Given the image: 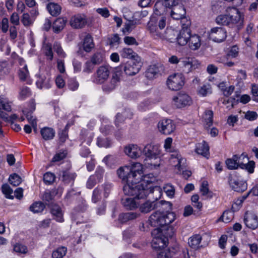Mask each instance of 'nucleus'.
<instances>
[{"label": "nucleus", "mask_w": 258, "mask_h": 258, "mask_svg": "<svg viewBox=\"0 0 258 258\" xmlns=\"http://www.w3.org/2000/svg\"><path fill=\"white\" fill-rule=\"evenodd\" d=\"M143 165L138 162L134 163L131 166L120 167L117 171V174L122 181L125 183L123 187L125 195L135 196L139 199L146 198L149 193V190L144 186L141 181L152 182V180H146L147 175L144 176Z\"/></svg>", "instance_id": "obj_1"}, {"label": "nucleus", "mask_w": 258, "mask_h": 258, "mask_svg": "<svg viewBox=\"0 0 258 258\" xmlns=\"http://www.w3.org/2000/svg\"><path fill=\"white\" fill-rule=\"evenodd\" d=\"M124 153L126 155L133 159H136L143 153L146 158V165L151 169H156L161 164L160 152L158 148L151 144L147 145L142 151L137 145L130 144L124 148Z\"/></svg>", "instance_id": "obj_2"}, {"label": "nucleus", "mask_w": 258, "mask_h": 258, "mask_svg": "<svg viewBox=\"0 0 258 258\" xmlns=\"http://www.w3.org/2000/svg\"><path fill=\"white\" fill-rule=\"evenodd\" d=\"M243 15L235 8L230 9L228 14L218 16L216 21L218 24L227 26L238 31L243 26Z\"/></svg>", "instance_id": "obj_3"}, {"label": "nucleus", "mask_w": 258, "mask_h": 258, "mask_svg": "<svg viewBox=\"0 0 258 258\" xmlns=\"http://www.w3.org/2000/svg\"><path fill=\"white\" fill-rule=\"evenodd\" d=\"M166 24V18L163 16L152 17L148 23L147 28L152 36L155 39L167 40L171 42V38L166 36V34L170 32L174 33L173 31L165 32L162 30Z\"/></svg>", "instance_id": "obj_4"}, {"label": "nucleus", "mask_w": 258, "mask_h": 258, "mask_svg": "<svg viewBox=\"0 0 258 258\" xmlns=\"http://www.w3.org/2000/svg\"><path fill=\"white\" fill-rule=\"evenodd\" d=\"M175 219V214L171 212H161L156 211L154 212L149 217V224L153 227H163L168 226ZM167 229H166V230Z\"/></svg>", "instance_id": "obj_5"}, {"label": "nucleus", "mask_w": 258, "mask_h": 258, "mask_svg": "<svg viewBox=\"0 0 258 258\" xmlns=\"http://www.w3.org/2000/svg\"><path fill=\"white\" fill-rule=\"evenodd\" d=\"M161 232L157 237H153L152 241V247L153 249L158 250L162 249L168 243V237H172L174 234V230L172 227L167 228L166 231Z\"/></svg>", "instance_id": "obj_6"}, {"label": "nucleus", "mask_w": 258, "mask_h": 258, "mask_svg": "<svg viewBox=\"0 0 258 258\" xmlns=\"http://www.w3.org/2000/svg\"><path fill=\"white\" fill-rule=\"evenodd\" d=\"M170 161L171 163H175V167L177 168L179 171L182 170V175L185 179L189 178L191 175V172L189 170H186V159L182 158L181 155L179 154L177 151H175L172 152L170 155Z\"/></svg>", "instance_id": "obj_7"}, {"label": "nucleus", "mask_w": 258, "mask_h": 258, "mask_svg": "<svg viewBox=\"0 0 258 258\" xmlns=\"http://www.w3.org/2000/svg\"><path fill=\"white\" fill-rule=\"evenodd\" d=\"M228 182L230 186L235 191L243 192L247 189L246 182L236 171H233L229 174Z\"/></svg>", "instance_id": "obj_8"}, {"label": "nucleus", "mask_w": 258, "mask_h": 258, "mask_svg": "<svg viewBox=\"0 0 258 258\" xmlns=\"http://www.w3.org/2000/svg\"><path fill=\"white\" fill-rule=\"evenodd\" d=\"M142 65L140 61L135 59H130L120 66V70L128 76H134L139 73Z\"/></svg>", "instance_id": "obj_9"}, {"label": "nucleus", "mask_w": 258, "mask_h": 258, "mask_svg": "<svg viewBox=\"0 0 258 258\" xmlns=\"http://www.w3.org/2000/svg\"><path fill=\"white\" fill-rule=\"evenodd\" d=\"M190 22L187 21V23H182V29L177 35L176 40L177 44L180 46L187 44L191 31L189 28Z\"/></svg>", "instance_id": "obj_10"}, {"label": "nucleus", "mask_w": 258, "mask_h": 258, "mask_svg": "<svg viewBox=\"0 0 258 258\" xmlns=\"http://www.w3.org/2000/svg\"><path fill=\"white\" fill-rule=\"evenodd\" d=\"M170 9H171L170 12L171 17L175 20H181V24L187 23V21H188L185 16L186 11L184 7L181 4H179L178 2L177 4L172 6Z\"/></svg>", "instance_id": "obj_11"}, {"label": "nucleus", "mask_w": 258, "mask_h": 258, "mask_svg": "<svg viewBox=\"0 0 258 258\" xmlns=\"http://www.w3.org/2000/svg\"><path fill=\"white\" fill-rule=\"evenodd\" d=\"M184 78L181 74H175L170 76L167 81L168 88L173 91L180 89L184 85Z\"/></svg>", "instance_id": "obj_12"}, {"label": "nucleus", "mask_w": 258, "mask_h": 258, "mask_svg": "<svg viewBox=\"0 0 258 258\" xmlns=\"http://www.w3.org/2000/svg\"><path fill=\"white\" fill-rule=\"evenodd\" d=\"M210 39L214 42L220 43L224 41L227 37V32L222 27H214L211 29L209 33Z\"/></svg>", "instance_id": "obj_13"}, {"label": "nucleus", "mask_w": 258, "mask_h": 258, "mask_svg": "<svg viewBox=\"0 0 258 258\" xmlns=\"http://www.w3.org/2000/svg\"><path fill=\"white\" fill-rule=\"evenodd\" d=\"M200 65L199 61L194 58L185 57L181 59L180 66L182 68V71L185 73H188L195 70Z\"/></svg>", "instance_id": "obj_14"}, {"label": "nucleus", "mask_w": 258, "mask_h": 258, "mask_svg": "<svg viewBox=\"0 0 258 258\" xmlns=\"http://www.w3.org/2000/svg\"><path fill=\"white\" fill-rule=\"evenodd\" d=\"M158 128L160 133L164 135H170L175 129L173 121L170 119H163L159 121Z\"/></svg>", "instance_id": "obj_15"}, {"label": "nucleus", "mask_w": 258, "mask_h": 258, "mask_svg": "<svg viewBox=\"0 0 258 258\" xmlns=\"http://www.w3.org/2000/svg\"><path fill=\"white\" fill-rule=\"evenodd\" d=\"M110 68L107 66L100 67L94 75L93 81L97 84H101L104 82L108 78L110 74Z\"/></svg>", "instance_id": "obj_16"}, {"label": "nucleus", "mask_w": 258, "mask_h": 258, "mask_svg": "<svg viewBox=\"0 0 258 258\" xmlns=\"http://www.w3.org/2000/svg\"><path fill=\"white\" fill-rule=\"evenodd\" d=\"M241 159H245V161H248V157L247 155L242 153L240 155H233L232 158L227 159L225 163L228 169L233 170L237 169L240 167Z\"/></svg>", "instance_id": "obj_17"}, {"label": "nucleus", "mask_w": 258, "mask_h": 258, "mask_svg": "<svg viewBox=\"0 0 258 258\" xmlns=\"http://www.w3.org/2000/svg\"><path fill=\"white\" fill-rule=\"evenodd\" d=\"M59 178L66 184L72 185L77 176L76 173L72 172L70 169H63L58 173Z\"/></svg>", "instance_id": "obj_18"}, {"label": "nucleus", "mask_w": 258, "mask_h": 258, "mask_svg": "<svg viewBox=\"0 0 258 258\" xmlns=\"http://www.w3.org/2000/svg\"><path fill=\"white\" fill-rule=\"evenodd\" d=\"M174 104L178 108H182L191 104V98L186 94L178 93L173 98Z\"/></svg>", "instance_id": "obj_19"}, {"label": "nucleus", "mask_w": 258, "mask_h": 258, "mask_svg": "<svg viewBox=\"0 0 258 258\" xmlns=\"http://www.w3.org/2000/svg\"><path fill=\"white\" fill-rule=\"evenodd\" d=\"M87 20L84 14H78L72 16L70 21L71 26L76 29L83 28L87 24Z\"/></svg>", "instance_id": "obj_20"}, {"label": "nucleus", "mask_w": 258, "mask_h": 258, "mask_svg": "<svg viewBox=\"0 0 258 258\" xmlns=\"http://www.w3.org/2000/svg\"><path fill=\"white\" fill-rule=\"evenodd\" d=\"M246 226L252 229H255L258 226L257 216L253 214H246L244 219Z\"/></svg>", "instance_id": "obj_21"}, {"label": "nucleus", "mask_w": 258, "mask_h": 258, "mask_svg": "<svg viewBox=\"0 0 258 258\" xmlns=\"http://www.w3.org/2000/svg\"><path fill=\"white\" fill-rule=\"evenodd\" d=\"M82 47L83 49L87 53L90 52L95 47L93 38L90 34H87L84 37L82 41Z\"/></svg>", "instance_id": "obj_22"}, {"label": "nucleus", "mask_w": 258, "mask_h": 258, "mask_svg": "<svg viewBox=\"0 0 258 258\" xmlns=\"http://www.w3.org/2000/svg\"><path fill=\"white\" fill-rule=\"evenodd\" d=\"M187 44L189 48L192 50L198 49L201 45V37L197 34H190Z\"/></svg>", "instance_id": "obj_23"}, {"label": "nucleus", "mask_w": 258, "mask_h": 258, "mask_svg": "<svg viewBox=\"0 0 258 258\" xmlns=\"http://www.w3.org/2000/svg\"><path fill=\"white\" fill-rule=\"evenodd\" d=\"M195 150L197 154L207 158L209 156V147L208 143L204 141L196 145Z\"/></svg>", "instance_id": "obj_24"}, {"label": "nucleus", "mask_w": 258, "mask_h": 258, "mask_svg": "<svg viewBox=\"0 0 258 258\" xmlns=\"http://www.w3.org/2000/svg\"><path fill=\"white\" fill-rule=\"evenodd\" d=\"M50 212L52 215L53 218L58 222H62L63 221V213L61 208L57 205H52Z\"/></svg>", "instance_id": "obj_25"}, {"label": "nucleus", "mask_w": 258, "mask_h": 258, "mask_svg": "<svg viewBox=\"0 0 258 258\" xmlns=\"http://www.w3.org/2000/svg\"><path fill=\"white\" fill-rule=\"evenodd\" d=\"M132 196L131 195H128ZM134 198L124 197L121 199L122 205L127 209L133 210L137 207V204L135 201V199H139L135 196H132Z\"/></svg>", "instance_id": "obj_26"}, {"label": "nucleus", "mask_w": 258, "mask_h": 258, "mask_svg": "<svg viewBox=\"0 0 258 258\" xmlns=\"http://www.w3.org/2000/svg\"><path fill=\"white\" fill-rule=\"evenodd\" d=\"M202 240V236L200 234H195L188 239L189 246L193 249H198L201 247L200 243Z\"/></svg>", "instance_id": "obj_27"}, {"label": "nucleus", "mask_w": 258, "mask_h": 258, "mask_svg": "<svg viewBox=\"0 0 258 258\" xmlns=\"http://www.w3.org/2000/svg\"><path fill=\"white\" fill-rule=\"evenodd\" d=\"M121 56L123 58H129L136 60L138 54L132 48L124 47L119 51Z\"/></svg>", "instance_id": "obj_28"}, {"label": "nucleus", "mask_w": 258, "mask_h": 258, "mask_svg": "<svg viewBox=\"0 0 258 258\" xmlns=\"http://www.w3.org/2000/svg\"><path fill=\"white\" fill-rule=\"evenodd\" d=\"M40 133L42 138L46 141L53 139L55 134V131L53 128L48 127L42 128Z\"/></svg>", "instance_id": "obj_29"}, {"label": "nucleus", "mask_w": 258, "mask_h": 258, "mask_svg": "<svg viewBox=\"0 0 258 258\" xmlns=\"http://www.w3.org/2000/svg\"><path fill=\"white\" fill-rule=\"evenodd\" d=\"M157 204V202L155 201H147L141 205L140 207V210L142 213H147L156 208Z\"/></svg>", "instance_id": "obj_30"}, {"label": "nucleus", "mask_w": 258, "mask_h": 258, "mask_svg": "<svg viewBox=\"0 0 258 258\" xmlns=\"http://www.w3.org/2000/svg\"><path fill=\"white\" fill-rule=\"evenodd\" d=\"M119 81V78L118 77H117V75H114L112 76V77L110 80V82L108 83H106L104 85H103V90L104 91H106V92H109V91H111L112 90H113L117 83Z\"/></svg>", "instance_id": "obj_31"}, {"label": "nucleus", "mask_w": 258, "mask_h": 258, "mask_svg": "<svg viewBox=\"0 0 258 258\" xmlns=\"http://www.w3.org/2000/svg\"><path fill=\"white\" fill-rule=\"evenodd\" d=\"M66 23V20L63 18H59L54 21L52 24V29L55 33H58L63 29Z\"/></svg>", "instance_id": "obj_32"}, {"label": "nucleus", "mask_w": 258, "mask_h": 258, "mask_svg": "<svg viewBox=\"0 0 258 258\" xmlns=\"http://www.w3.org/2000/svg\"><path fill=\"white\" fill-rule=\"evenodd\" d=\"M47 9L49 13L53 16L58 15L61 12V7L55 3H49L47 6Z\"/></svg>", "instance_id": "obj_33"}, {"label": "nucleus", "mask_w": 258, "mask_h": 258, "mask_svg": "<svg viewBox=\"0 0 258 258\" xmlns=\"http://www.w3.org/2000/svg\"><path fill=\"white\" fill-rule=\"evenodd\" d=\"M50 79L45 77H41L36 82V85L39 88H49L50 87Z\"/></svg>", "instance_id": "obj_34"}, {"label": "nucleus", "mask_w": 258, "mask_h": 258, "mask_svg": "<svg viewBox=\"0 0 258 258\" xmlns=\"http://www.w3.org/2000/svg\"><path fill=\"white\" fill-rule=\"evenodd\" d=\"M255 167V163L253 161H248L244 163L243 161L240 162V168L242 169L246 170L249 173H253Z\"/></svg>", "instance_id": "obj_35"}, {"label": "nucleus", "mask_w": 258, "mask_h": 258, "mask_svg": "<svg viewBox=\"0 0 258 258\" xmlns=\"http://www.w3.org/2000/svg\"><path fill=\"white\" fill-rule=\"evenodd\" d=\"M138 217V214L134 212L122 213L119 215V220L121 223H125L129 220L134 219Z\"/></svg>", "instance_id": "obj_36"}, {"label": "nucleus", "mask_w": 258, "mask_h": 258, "mask_svg": "<svg viewBox=\"0 0 258 258\" xmlns=\"http://www.w3.org/2000/svg\"><path fill=\"white\" fill-rule=\"evenodd\" d=\"M12 102L7 98L0 96V109H4L7 111H11Z\"/></svg>", "instance_id": "obj_37"}, {"label": "nucleus", "mask_w": 258, "mask_h": 258, "mask_svg": "<svg viewBox=\"0 0 258 258\" xmlns=\"http://www.w3.org/2000/svg\"><path fill=\"white\" fill-rule=\"evenodd\" d=\"M45 208V205L42 202H37L33 203L29 208L31 211L34 213L42 212Z\"/></svg>", "instance_id": "obj_38"}, {"label": "nucleus", "mask_w": 258, "mask_h": 258, "mask_svg": "<svg viewBox=\"0 0 258 258\" xmlns=\"http://www.w3.org/2000/svg\"><path fill=\"white\" fill-rule=\"evenodd\" d=\"M18 76L21 81H25L27 80L29 77V73L27 66L20 67Z\"/></svg>", "instance_id": "obj_39"}, {"label": "nucleus", "mask_w": 258, "mask_h": 258, "mask_svg": "<svg viewBox=\"0 0 258 258\" xmlns=\"http://www.w3.org/2000/svg\"><path fill=\"white\" fill-rule=\"evenodd\" d=\"M159 72V70L156 65H152L148 69L146 76L148 78L152 79Z\"/></svg>", "instance_id": "obj_40"}, {"label": "nucleus", "mask_w": 258, "mask_h": 258, "mask_svg": "<svg viewBox=\"0 0 258 258\" xmlns=\"http://www.w3.org/2000/svg\"><path fill=\"white\" fill-rule=\"evenodd\" d=\"M175 254L174 249H167L160 251L158 253V258H171Z\"/></svg>", "instance_id": "obj_41"}, {"label": "nucleus", "mask_w": 258, "mask_h": 258, "mask_svg": "<svg viewBox=\"0 0 258 258\" xmlns=\"http://www.w3.org/2000/svg\"><path fill=\"white\" fill-rule=\"evenodd\" d=\"M233 218V213L230 210L225 211L222 216L219 218V221L227 223L230 222Z\"/></svg>", "instance_id": "obj_42"}, {"label": "nucleus", "mask_w": 258, "mask_h": 258, "mask_svg": "<svg viewBox=\"0 0 258 258\" xmlns=\"http://www.w3.org/2000/svg\"><path fill=\"white\" fill-rule=\"evenodd\" d=\"M103 191L102 186H97L95 188L93 191L92 198V201L93 203H96L101 199V192Z\"/></svg>", "instance_id": "obj_43"}, {"label": "nucleus", "mask_w": 258, "mask_h": 258, "mask_svg": "<svg viewBox=\"0 0 258 258\" xmlns=\"http://www.w3.org/2000/svg\"><path fill=\"white\" fill-rule=\"evenodd\" d=\"M67 248L64 246L58 247L52 253V258H62L66 254Z\"/></svg>", "instance_id": "obj_44"}, {"label": "nucleus", "mask_w": 258, "mask_h": 258, "mask_svg": "<svg viewBox=\"0 0 258 258\" xmlns=\"http://www.w3.org/2000/svg\"><path fill=\"white\" fill-rule=\"evenodd\" d=\"M212 93V89L210 84H206L201 86L199 90L198 94L202 96H206Z\"/></svg>", "instance_id": "obj_45"}, {"label": "nucleus", "mask_w": 258, "mask_h": 258, "mask_svg": "<svg viewBox=\"0 0 258 258\" xmlns=\"http://www.w3.org/2000/svg\"><path fill=\"white\" fill-rule=\"evenodd\" d=\"M112 144L111 141L108 138H102L98 137L97 140V145L100 147L108 148Z\"/></svg>", "instance_id": "obj_46"}, {"label": "nucleus", "mask_w": 258, "mask_h": 258, "mask_svg": "<svg viewBox=\"0 0 258 258\" xmlns=\"http://www.w3.org/2000/svg\"><path fill=\"white\" fill-rule=\"evenodd\" d=\"M2 189L6 198L11 200L14 199V196L12 195L13 189L8 184H3L2 187Z\"/></svg>", "instance_id": "obj_47"}, {"label": "nucleus", "mask_w": 258, "mask_h": 258, "mask_svg": "<svg viewBox=\"0 0 258 258\" xmlns=\"http://www.w3.org/2000/svg\"><path fill=\"white\" fill-rule=\"evenodd\" d=\"M67 154L68 152L66 150L59 151L54 155L52 159V162H57L61 161L66 157Z\"/></svg>", "instance_id": "obj_48"}, {"label": "nucleus", "mask_w": 258, "mask_h": 258, "mask_svg": "<svg viewBox=\"0 0 258 258\" xmlns=\"http://www.w3.org/2000/svg\"><path fill=\"white\" fill-rule=\"evenodd\" d=\"M53 49L55 51L59 57L64 58L66 56V54L63 51L60 44L58 42H55L53 45Z\"/></svg>", "instance_id": "obj_49"}, {"label": "nucleus", "mask_w": 258, "mask_h": 258, "mask_svg": "<svg viewBox=\"0 0 258 258\" xmlns=\"http://www.w3.org/2000/svg\"><path fill=\"white\" fill-rule=\"evenodd\" d=\"M213 112L212 110H208L205 111L204 119L207 127L211 126L213 124Z\"/></svg>", "instance_id": "obj_50"}, {"label": "nucleus", "mask_w": 258, "mask_h": 258, "mask_svg": "<svg viewBox=\"0 0 258 258\" xmlns=\"http://www.w3.org/2000/svg\"><path fill=\"white\" fill-rule=\"evenodd\" d=\"M9 180L10 183L14 186H18L21 183V178L16 173L11 174Z\"/></svg>", "instance_id": "obj_51"}, {"label": "nucleus", "mask_w": 258, "mask_h": 258, "mask_svg": "<svg viewBox=\"0 0 258 258\" xmlns=\"http://www.w3.org/2000/svg\"><path fill=\"white\" fill-rule=\"evenodd\" d=\"M23 112L24 114L26 115V118H27L29 123L32 126L33 129L36 128V118L32 116V113L29 112H27V109H25L23 110Z\"/></svg>", "instance_id": "obj_52"}, {"label": "nucleus", "mask_w": 258, "mask_h": 258, "mask_svg": "<svg viewBox=\"0 0 258 258\" xmlns=\"http://www.w3.org/2000/svg\"><path fill=\"white\" fill-rule=\"evenodd\" d=\"M31 94V91L28 87L26 86L22 87L19 92V98L21 100H24L29 97Z\"/></svg>", "instance_id": "obj_53"}, {"label": "nucleus", "mask_w": 258, "mask_h": 258, "mask_svg": "<svg viewBox=\"0 0 258 258\" xmlns=\"http://www.w3.org/2000/svg\"><path fill=\"white\" fill-rule=\"evenodd\" d=\"M43 50L48 58L51 60L53 59V55L52 50V45L50 43H45L43 45Z\"/></svg>", "instance_id": "obj_54"}, {"label": "nucleus", "mask_w": 258, "mask_h": 258, "mask_svg": "<svg viewBox=\"0 0 258 258\" xmlns=\"http://www.w3.org/2000/svg\"><path fill=\"white\" fill-rule=\"evenodd\" d=\"M67 85L69 89L72 91H75L78 89L79 84L76 78H69L68 81Z\"/></svg>", "instance_id": "obj_55"}, {"label": "nucleus", "mask_w": 258, "mask_h": 258, "mask_svg": "<svg viewBox=\"0 0 258 258\" xmlns=\"http://www.w3.org/2000/svg\"><path fill=\"white\" fill-rule=\"evenodd\" d=\"M14 250L19 253L25 254L27 252V247L20 243H17L14 246Z\"/></svg>", "instance_id": "obj_56"}, {"label": "nucleus", "mask_w": 258, "mask_h": 258, "mask_svg": "<svg viewBox=\"0 0 258 258\" xmlns=\"http://www.w3.org/2000/svg\"><path fill=\"white\" fill-rule=\"evenodd\" d=\"M135 28V24L133 21H128L126 22L122 29V31L124 34L130 33Z\"/></svg>", "instance_id": "obj_57"}, {"label": "nucleus", "mask_w": 258, "mask_h": 258, "mask_svg": "<svg viewBox=\"0 0 258 258\" xmlns=\"http://www.w3.org/2000/svg\"><path fill=\"white\" fill-rule=\"evenodd\" d=\"M163 189L168 197L170 198L173 197L175 194V189L173 186L170 184H167L164 186Z\"/></svg>", "instance_id": "obj_58"}, {"label": "nucleus", "mask_w": 258, "mask_h": 258, "mask_svg": "<svg viewBox=\"0 0 258 258\" xmlns=\"http://www.w3.org/2000/svg\"><path fill=\"white\" fill-rule=\"evenodd\" d=\"M55 179L54 175L50 172H46L43 175V180L45 183L48 184L52 183Z\"/></svg>", "instance_id": "obj_59"}, {"label": "nucleus", "mask_w": 258, "mask_h": 258, "mask_svg": "<svg viewBox=\"0 0 258 258\" xmlns=\"http://www.w3.org/2000/svg\"><path fill=\"white\" fill-rule=\"evenodd\" d=\"M104 173V169L100 166H98L96 170L95 174L92 175L95 176V178L98 182H100L103 178Z\"/></svg>", "instance_id": "obj_60"}, {"label": "nucleus", "mask_w": 258, "mask_h": 258, "mask_svg": "<svg viewBox=\"0 0 258 258\" xmlns=\"http://www.w3.org/2000/svg\"><path fill=\"white\" fill-rule=\"evenodd\" d=\"M59 141L61 144L65 142L68 138V129L66 127L58 133Z\"/></svg>", "instance_id": "obj_61"}, {"label": "nucleus", "mask_w": 258, "mask_h": 258, "mask_svg": "<svg viewBox=\"0 0 258 258\" xmlns=\"http://www.w3.org/2000/svg\"><path fill=\"white\" fill-rule=\"evenodd\" d=\"M90 61L94 64H98L102 61V57L100 53H94L91 57Z\"/></svg>", "instance_id": "obj_62"}, {"label": "nucleus", "mask_w": 258, "mask_h": 258, "mask_svg": "<svg viewBox=\"0 0 258 258\" xmlns=\"http://www.w3.org/2000/svg\"><path fill=\"white\" fill-rule=\"evenodd\" d=\"M94 64L90 61H87L84 67L83 72L87 73H91L94 67Z\"/></svg>", "instance_id": "obj_63"}, {"label": "nucleus", "mask_w": 258, "mask_h": 258, "mask_svg": "<svg viewBox=\"0 0 258 258\" xmlns=\"http://www.w3.org/2000/svg\"><path fill=\"white\" fill-rule=\"evenodd\" d=\"M21 21L23 25L25 26H28L32 23L30 16L28 13H24L23 15Z\"/></svg>", "instance_id": "obj_64"}]
</instances>
